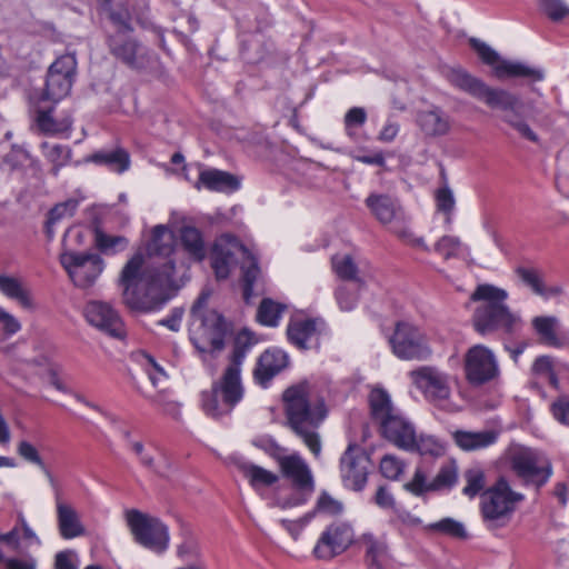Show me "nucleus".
<instances>
[{"instance_id":"nucleus-42","label":"nucleus","mask_w":569,"mask_h":569,"mask_svg":"<svg viewBox=\"0 0 569 569\" xmlns=\"http://www.w3.org/2000/svg\"><path fill=\"white\" fill-rule=\"evenodd\" d=\"M458 481V467L453 461L443 463L431 480L432 491L451 489Z\"/></svg>"},{"instance_id":"nucleus-37","label":"nucleus","mask_w":569,"mask_h":569,"mask_svg":"<svg viewBox=\"0 0 569 569\" xmlns=\"http://www.w3.org/2000/svg\"><path fill=\"white\" fill-rule=\"evenodd\" d=\"M40 148L44 158L52 164L51 173L54 177H58L60 170L71 162L72 150L69 146L42 142Z\"/></svg>"},{"instance_id":"nucleus-18","label":"nucleus","mask_w":569,"mask_h":569,"mask_svg":"<svg viewBox=\"0 0 569 569\" xmlns=\"http://www.w3.org/2000/svg\"><path fill=\"white\" fill-rule=\"evenodd\" d=\"M84 317L92 327L112 338L122 339L126 336L124 325L120 315L108 302L89 301L84 307Z\"/></svg>"},{"instance_id":"nucleus-13","label":"nucleus","mask_w":569,"mask_h":569,"mask_svg":"<svg viewBox=\"0 0 569 569\" xmlns=\"http://www.w3.org/2000/svg\"><path fill=\"white\" fill-rule=\"evenodd\" d=\"M470 46L483 63L492 67L496 77L499 79L527 78L531 81H541L545 78L543 70L526 63L501 59L497 51L479 39L471 38Z\"/></svg>"},{"instance_id":"nucleus-55","label":"nucleus","mask_w":569,"mask_h":569,"mask_svg":"<svg viewBox=\"0 0 569 569\" xmlns=\"http://www.w3.org/2000/svg\"><path fill=\"white\" fill-rule=\"evenodd\" d=\"M335 297L342 311H351L358 302L356 290L348 284L339 286L335 292Z\"/></svg>"},{"instance_id":"nucleus-2","label":"nucleus","mask_w":569,"mask_h":569,"mask_svg":"<svg viewBox=\"0 0 569 569\" xmlns=\"http://www.w3.org/2000/svg\"><path fill=\"white\" fill-rule=\"evenodd\" d=\"M282 400L287 426L315 457H319L321 440L317 430L327 417L323 399L308 382H301L286 389Z\"/></svg>"},{"instance_id":"nucleus-15","label":"nucleus","mask_w":569,"mask_h":569,"mask_svg":"<svg viewBox=\"0 0 569 569\" xmlns=\"http://www.w3.org/2000/svg\"><path fill=\"white\" fill-rule=\"evenodd\" d=\"M393 353L403 360H426L431 355L426 337L412 325L399 322L390 338Z\"/></svg>"},{"instance_id":"nucleus-6","label":"nucleus","mask_w":569,"mask_h":569,"mask_svg":"<svg viewBox=\"0 0 569 569\" xmlns=\"http://www.w3.org/2000/svg\"><path fill=\"white\" fill-rule=\"evenodd\" d=\"M238 257L242 258L243 299L250 303L258 296L254 287L261 272L256 257L234 236L222 234L216 240L211 252V267L217 279H227Z\"/></svg>"},{"instance_id":"nucleus-38","label":"nucleus","mask_w":569,"mask_h":569,"mask_svg":"<svg viewBox=\"0 0 569 569\" xmlns=\"http://www.w3.org/2000/svg\"><path fill=\"white\" fill-rule=\"evenodd\" d=\"M93 236L94 247L107 256L124 251L129 246V240L126 237L108 234L100 227H94Z\"/></svg>"},{"instance_id":"nucleus-19","label":"nucleus","mask_w":569,"mask_h":569,"mask_svg":"<svg viewBox=\"0 0 569 569\" xmlns=\"http://www.w3.org/2000/svg\"><path fill=\"white\" fill-rule=\"evenodd\" d=\"M353 540V530L347 522H333L321 533L313 553L319 559H331L343 552Z\"/></svg>"},{"instance_id":"nucleus-54","label":"nucleus","mask_w":569,"mask_h":569,"mask_svg":"<svg viewBox=\"0 0 569 569\" xmlns=\"http://www.w3.org/2000/svg\"><path fill=\"white\" fill-rule=\"evenodd\" d=\"M19 525H20V527H18V530H19L18 540H19L21 549L16 550L17 552H22L24 549H28L29 547H31L33 545H36V546L41 545V540L36 535V532L31 529V527L28 525V522L26 521V519L22 515L19 516Z\"/></svg>"},{"instance_id":"nucleus-10","label":"nucleus","mask_w":569,"mask_h":569,"mask_svg":"<svg viewBox=\"0 0 569 569\" xmlns=\"http://www.w3.org/2000/svg\"><path fill=\"white\" fill-rule=\"evenodd\" d=\"M124 517L136 542L159 553L168 549L169 529L159 518L138 509L127 510Z\"/></svg>"},{"instance_id":"nucleus-41","label":"nucleus","mask_w":569,"mask_h":569,"mask_svg":"<svg viewBox=\"0 0 569 569\" xmlns=\"http://www.w3.org/2000/svg\"><path fill=\"white\" fill-rule=\"evenodd\" d=\"M284 309V305L278 303L272 299L264 298L259 305L257 320L263 326L277 327Z\"/></svg>"},{"instance_id":"nucleus-11","label":"nucleus","mask_w":569,"mask_h":569,"mask_svg":"<svg viewBox=\"0 0 569 569\" xmlns=\"http://www.w3.org/2000/svg\"><path fill=\"white\" fill-rule=\"evenodd\" d=\"M510 468L525 485L540 488L552 475L550 460L541 452L530 448H519L510 455Z\"/></svg>"},{"instance_id":"nucleus-43","label":"nucleus","mask_w":569,"mask_h":569,"mask_svg":"<svg viewBox=\"0 0 569 569\" xmlns=\"http://www.w3.org/2000/svg\"><path fill=\"white\" fill-rule=\"evenodd\" d=\"M331 264L335 273L343 280L355 281L359 284L362 281L358 278V268L349 254H335L331 258Z\"/></svg>"},{"instance_id":"nucleus-7","label":"nucleus","mask_w":569,"mask_h":569,"mask_svg":"<svg viewBox=\"0 0 569 569\" xmlns=\"http://www.w3.org/2000/svg\"><path fill=\"white\" fill-rule=\"evenodd\" d=\"M206 297H200L191 309L190 340L199 352H219L224 348L227 323L214 310H204Z\"/></svg>"},{"instance_id":"nucleus-24","label":"nucleus","mask_w":569,"mask_h":569,"mask_svg":"<svg viewBox=\"0 0 569 569\" xmlns=\"http://www.w3.org/2000/svg\"><path fill=\"white\" fill-rule=\"evenodd\" d=\"M416 122L421 132L429 138L447 136L452 128L450 116L437 106L419 111Z\"/></svg>"},{"instance_id":"nucleus-31","label":"nucleus","mask_w":569,"mask_h":569,"mask_svg":"<svg viewBox=\"0 0 569 569\" xmlns=\"http://www.w3.org/2000/svg\"><path fill=\"white\" fill-rule=\"evenodd\" d=\"M57 518L59 532L64 539H72L83 535L84 529L76 510L57 497Z\"/></svg>"},{"instance_id":"nucleus-27","label":"nucleus","mask_w":569,"mask_h":569,"mask_svg":"<svg viewBox=\"0 0 569 569\" xmlns=\"http://www.w3.org/2000/svg\"><path fill=\"white\" fill-rule=\"evenodd\" d=\"M229 461L248 479L251 487L256 490L261 487H270L279 480L278 475L274 472L253 465L242 457L231 456Z\"/></svg>"},{"instance_id":"nucleus-33","label":"nucleus","mask_w":569,"mask_h":569,"mask_svg":"<svg viewBox=\"0 0 569 569\" xmlns=\"http://www.w3.org/2000/svg\"><path fill=\"white\" fill-rule=\"evenodd\" d=\"M531 326L541 343L560 348L563 341L558 336L559 319L555 316H537L532 318Z\"/></svg>"},{"instance_id":"nucleus-59","label":"nucleus","mask_w":569,"mask_h":569,"mask_svg":"<svg viewBox=\"0 0 569 569\" xmlns=\"http://www.w3.org/2000/svg\"><path fill=\"white\" fill-rule=\"evenodd\" d=\"M317 509L320 512L336 516L342 512L343 507L340 501L333 499L330 495L323 492L318 499Z\"/></svg>"},{"instance_id":"nucleus-8","label":"nucleus","mask_w":569,"mask_h":569,"mask_svg":"<svg viewBox=\"0 0 569 569\" xmlns=\"http://www.w3.org/2000/svg\"><path fill=\"white\" fill-rule=\"evenodd\" d=\"M523 495L513 491L505 478L482 492L480 509L483 521L489 529H497L509 523L518 502Z\"/></svg>"},{"instance_id":"nucleus-48","label":"nucleus","mask_w":569,"mask_h":569,"mask_svg":"<svg viewBox=\"0 0 569 569\" xmlns=\"http://www.w3.org/2000/svg\"><path fill=\"white\" fill-rule=\"evenodd\" d=\"M123 436H124V439H126L129 448L139 458L140 463L144 468H147V469H149V470H151L153 472H157L159 475H163L160 470H158V468H157V466L154 463L153 456L144 449V446H143L142 442H140V441H132L130 439V432L129 431H124Z\"/></svg>"},{"instance_id":"nucleus-58","label":"nucleus","mask_w":569,"mask_h":569,"mask_svg":"<svg viewBox=\"0 0 569 569\" xmlns=\"http://www.w3.org/2000/svg\"><path fill=\"white\" fill-rule=\"evenodd\" d=\"M17 452L22 459L38 466L39 468L42 465H44L37 448L29 441H26V440L20 441L17 447Z\"/></svg>"},{"instance_id":"nucleus-21","label":"nucleus","mask_w":569,"mask_h":569,"mask_svg":"<svg viewBox=\"0 0 569 569\" xmlns=\"http://www.w3.org/2000/svg\"><path fill=\"white\" fill-rule=\"evenodd\" d=\"M381 436L399 449L406 450L412 446L416 432L413 423L401 411L379 426Z\"/></svg>"},{"instance_id":"nucleus-32","label":"nucleus","mask_w":569,"mask_h":569,"mask_svg":"<svg viewBox=\"0 0 569 569\" xmlns=\"http://www.w3.org/2000/svg\"><path fill=\"white\" fill-rule=\"evenodd\" d=\"M369 405L371 417L379 426L400 411L393 406L390 395L381 388H376L370 392Z\"/></svg>"},{"instance_id":"nucleus-5","label":"nucleus","mask_w":569,"mask_h":569,"mask_svg":"<svg viewBox=\"0 0 569 569\" xmlns=\"http://www.w3.org/2000/svg\"><path fill=\"white\" fill-rule=\"evenodd\" d=\"M508 292L490 283H481L476 287L470 296V301L478 302L472 315L475 330L482 335L502 331L508 336H516L523 327L520 315L510 310L506 301Z\"/></svg>"},{"instance_id":"nucleus-60","label":"nucleus","mask_w":569,"mask_h":569,"mask_svg":"<svg viewBox=\"0 0 569 569\" xmlns=\"http://www.w3.org/2000/svg\"><path fill=\"white\" fill-rule=\"evenodd\" d=\"M78 207V201L74 199L67 200L62 203L54 206L50 212L49 218L51 222H58L66 216H72Z\"/></svg>"},{"instance_id":"nucleus-46","label":"nucleus","mask_w":569,"mask_h":569,"mask_svg":"<svg viewBox=\"0 0 569 569\" xmlns=\"http://www.w3.org/2000/svg\"><path fill=\"white\" fill-rule=\"evenodd\" d=\"M462 249L461 240L455 236H442L433 247V250L445 260L458 257Z\"/></svg>"},{"instance_id":"nucleus-29","label":"nucleus","mask_w":569,"mask_h":569,"mask_svg":"<svg viewBox=\"0 0 569 569\" xmlns=\"http://www.w3.org/2000/svg\"><path fill=\"white\" fill-rule=\"evenodd\" d=\"M199 178L194 183L197 189L203 187L211 191L222 192L236 190L239 187L237 179L228 172L217 169H201V166H199Z\"/></svg>"},{"instance_id":"nucleus-47","label":"nucleus","mask_w":569,"mask_h":569,"mask_svg":"<svg viewBox=\"0 0 569 569\" xmlns=\"http://www.w3.org/2000/svg\"><path fill=\"white\" fill-rule=\"evenodd\" d=\"M466 486L462 489L463 495L475 498L479 495L486 485L485 473L482 470L475 468L465 472Z\"/></svg>"},{"instance_id":"nucleus-45","label":"nucleus","mask_w":569,"mask_h":569,"mask_svg":"<svg viewBox=\"0 0 569 569\" xmlns=\"http://www.w3.org/2000/svg\"><path fill=\"white\" fill-rule=\"evenodd\" d=\"M429 529L457 539H466L468 537L463 523L452 518H443L433 522L429 525Z\"/></svg>"},{"instance_id":"nucleus-14","label":"nucleus","mask_w":569,"mask_h":569,"mask_svg":"<svg viewBox=\"0 0 569 569\" xmlns=\"http://www.w3.org/2000/svg\"><path fill=\"white\" fill-rule=\"evenodd\" d=\"M76 73L77 59L74 53L58 57L49 67L41 100L57 103L66 98L71 91Z\"/></svg>"},{"instance_id":"nucleus-36","label":"nucleus","mask_w":569,"mask_h":569,"mask_svg":"<svg viewBox=\"0 0 569 569\" xmlns=\"http://www.w3.org/2000/svg\"><path fill=\"white\" fill-rule=\"evenodd\" d=\"M361 542L366 550V560L369 567L385 566L389 561L388 547L385 540L375 537L371 533H366L361 538Z\"/></svg>"},{"instance_id":"nucleus-20","label":"nucleus","mask_w":569,"mask_h":569,"mask_svg":"<svg viewBox=\"0 0 569 569\" xmlns=\"http://www.w3.org/2000/svg\"><path fill=\"white\" fill-rule=\"evenodd\" d=\"M322 321L312 318L293 317L287 326V337L291 345L300 350L319 346Z\"/></svg>"},{"instance_id":"nucleus-9","label":"nucleus","mask_w":569,"mask_h":569,"mask_svg":"<svg viewBox=\"0 0 569 569\" xmlns=\"http://www.w3.org/2000/svg\"><path fill=\"white\" fill-rule=\"evenodd\" d=\"M410 377L428 403L448 413L459 411L452 399L449 373L437 367L422 366L412 370Z\"/></svg>"},{"instance_id":"nucleus-52","label":"nucleus","mask_w":569,"mask_h":569,"mask_svg":"<svg viewBox=\"0 0 569 569\" xmlns=\"http://www.w3.org/2000/svg\"><path fill=\"white\" fill-rule=\"evenodd\" d=\"M406 465L396 456L387 455L380 461V471L390 480H398L405 472Z\"/></svg>"},{"instance_id":"nucleus-50","label":"nucleus","mask_w":569,"mask_h":569,"mask_svg":"<svg viewBox=\"0 0 569 569\" xmlns=\"http://www.w3.org/2000/svg\"><path fill=\"white\" fill-rule=\"evenodd\" d=\"M403 488L405 490L417 497L432 491L431 481H428L427 475L420 468L416 469L412 479L406 482L403 485Z\"/></svg>"},{"instance_id":"nucleus-1","label":"nucleus","mask_w":569,"mask_h":569,"mask_svg":"<svg viewBox=\"0 0 569 569\" xmlns=\"http://www.w3.org/2000/svg\"><path fill=\"white\" fill-rule=\"evenodd\" d=\"M173 251V232L164 224L156 226L147 243L150 262L142 269L143 256L136 253L121 271L122 297L129 308L153 311L170 300L178 289Z\"/></svg>"},{"instance_id":"nucleus-30","label":"nucleus","mask_w":569,"mask_h":569,"mask_svg":"<svg viewBox=\"0 0 569 569\" xmlns=\"http://www.w3.org/2000/svg\"><path fill=\"white\" fill-rule=\"evenodd\" d=\"M455 443L465 451H472L487 448L498 439L493 430L466 431L457 430L452 433Z\"/></svg>"},{"instance_id":"nucleus-12","label":"nucleus","mask_w":569,"mask_h":569,"mask_svg":"<svg viewBox=\"0 0 569 569\" xmlns=\"http://www.w3.org/2000/svg\"><path fill=\"white\" fill-rule=\"evenodd\" d=\"M60 262L72 283L87 289L92 287L104 270V261L98 253L68 250L61 253Z\"/></svg>"},{"instance_id":"nucleus-53","label":"nucleus","mask_w":569,"mask_h":569,"mask_svg":"<svg viewBox=\"0 0 569 569\" xmlns=\"http://www.w3.org/2000/svg\"><path fill=\"white\" fill-rule=\"evenodd\" d=\"M541 10L552 21H560L569 16V7L562 0H538Z\"/></svg>"},{"instance_id":"nucleus-39","label":"nucleus","mask_w":569,"mask_h":569,"mask_svg":"<svg viewBox=\"0 0 569 569\" xmlns=\"http://www.w3.org/2000/svg\"><path fill=\"white\" fill-rule=\"evenodd\" d=\"M36 121L39 130L44 134L62 133L69 131L72 126L70 117H64L60 120L54 119L52 117V108L48 110L38 109Z\"/></svg>"},{"instance_id":"nucleus-62","label":"nucleus","mask_w":569,"mask_h":569,"mask_svg":"<svg viewBox=\"0 0 569 569\" xmlns=\"http://www.w3.org/2000/svg\"><path fill=\"white\" fill-rule=\"evenodd\" d=\"M0 325L7 336H13L21 330L19 320L2 307H0Z\"/></svg>"},{"instance_id":"nucleus-16","label":"nucleus","mask_w":569,"mask_h":569,"mask_svg":"<svg viewBox=\"0 0 569 569\" xmlns=\"http://www.w3.org/2000/svg\"><path fill=\"white\" fill-rule=\"evenodd\" d=\"M465 373L472 385H483L499 375L495 353L483 345H475L465 355Z\"/></svg>"},{"instance_id":"nucleus-25","label":"nucleus","mask_w":569,"mask_h":569,"mask_svg":"<svg viewBox=\"0 0 569 569\" xmlns=\"http://www.w3.org/2000/svg\"><path fill=\"white\" fill-rule=\"evenodd\" d=\"M515 274L519 281L531 290L532 293L543 298L550 299L559 297L563 293V288L560 284L547 286L545 281V273L541 269L535 267L519 266L515 269Z\"/></svg>"},{"instance_id":"nucleus-63","label":"nucleus","mask_w":569,"mask_h":569,"mask_svg":"<svg viewBox=\"0 0 569 569\" xmlns=\"http://www.w3.org/2000/svg\"><path fill=\"white\" fill-rule=\"evenodd\" d=\"M551 411L557 421L569 426V398H560L551 405Z\"/></svg>"},{"instance_id":"nucleus-61","label":"nucleus","mask_w":569,"mask_h":569,"mask_svg":"<svg viewBox=\"0 0 569 569\" xmlns=\"http://www.w3.org/2000/svg\"><path fill=\"white\" fill-rule=\"evenodd\" d=\"M146 359L149 379L152 382L153 387L158 388L160 387L161 382L167 380L168 376L164 372L163 368L160 367L152 357L147 356Z\"/></svg>"},{"instance_id":"nucleus-57","label":"nucleus","mask_w":569,"mask_h":569,"mask_svg":"<svg viewBox=\"0 0 569 569\" xmlns=\"http://www.w3.org/2000/svg\"><path fill=\"white\" fill-rule=\"evenodd\" d=\"M367 121V112L361 107H353L349 109L345 116V128L347 131V134L349 137H352L353 132L352 129L356 127H361Z\"/></svg>"},{"instance_id":"nucleus-35","label":"nucleus","mask_w":569,"mask_h":569,"mask_svg":"<svg viewBox=\"0 0 569 569\" xmlns=\"http://www.w3.org/2000/svg\"><path fill=\"white\" fill-rule=\"evenodd\" d=\"M88 161L104 166L110 171L122 173L130 167V154L122 148H117L109 151L101 150L92 153L88 158Z\"/></svg>"},{"instance_id":"nucleus-17","label":"nucleus","mask_w":569,"mask_h":569,"mask_svg":"<svg viewBox=\"0 0 569 569\" xmlns=\"http://www.w3.org/2000/svg\"><path fill=\"white\" fill-rule=\"evenodd\" d=\"M370 459L366 451L357 446L349 445L340 458V475L347 488L359 491L368 478Z\"/></svg>"},{"instance_id":"nucleus-56","label":"nucleus","mask_w":569,"mask_h":569,"mask_svg":"<svg viewBox=\"0 0 569 569\" xmlns=\"http://www.w3.org/2000/svg\"><path fill=\"white\" fill-rule=\"evenodd\" d=\"M253 445L260 449H262L266 453H268L271 458H273L278 463L281 458H283L286 449L282 448L278 442L271 437H261L253 441Z\"/></svg>"},{"instance_id":"nucleus-23","label":"nucleus","mask_w":569,"mask_h":569,"mask_svg":"<svg viewBox=\"0 0 569 569\" xmlns=\"http://www.w3.org/2000/svg\"><path fill=\"white\" fill-rule=\"evenodd\" d=\"M375 218L382 224L405 221V212L399 201L388 194L370 193L365 200Z\"/></svg>"},{"instance_id":"nucleus-40","label":"nucleus","mask_w":569,"mask_h":569,"mask_svg":"<svg viewBox=\"0 0 569 569\" xmlns=\"http://www.w3.org/2000/svg\"><path fill=\"white\" fill-rule=\"evenodd\" d=\"M180 238L184 250L196 260H202L206 254L204 242L201 232L194 227H183Z\"/></svg>"},{"instance_id":"nucleus-49","label":"nucleus","mask_w":569,"mask_h":569,"mask_svg":"<svg viewBox=\"0 0 569 569\" xmlns=\"http://www.w3.org/2000/svg\"><path fill=\"white\" fill-rule=\"evenodd\" d=\"M532 372L547 381L550 386H558V378L552 370L551 359L547 356H541L537 358L532 365Z\"/></svg>"},{"instance_id":"nucleus-51","label":"nucleus","mask_w":569,"mask_h":569,"mask_svg":"<svg viewBox=\"0 0 569 569\" xmlns=\"http://www.w3.org/2000/svg\"><path fill=\"white\" fill-rule=\"evenodd\" d=\"M435 198L438 210L447 216L446 220L448 223H450L451 213L456 206V200L452 190L446 184L436 191Z\"/></svg>"},{"instance_id":"nucleus-22","label":"nucleus","mask_w":569,"mask_h":569,"mask_svg":"<svg viewBox=\"0 0 569 569\" xmlns=\"http://www.w3.org/2000/svg\"><path fill=\"white\" fill-rule=\"evenodd\" d=\"M278 465L282 476L289 479L296 488L308 492L313 491L312 472L299 453L286 455Z\"/></svg>"},{"instance_id":"nucleus-64","label":"nucleus","mask_w":569,"mask_h":569,"mask_svg":"<svg viewBox=\"0 0 569 569\" xmlns=\"http://www.w3.org/2000/svg\"><path fill=\"white\" fill-rule=\"evenodd\" d=\"M375 502L382 509H395L396 500L391 492L385 486H380L375 495Z\"/></svg>"},{"instance_id":"nucleus-26","label":"nucleus","mask_w":569,"mask_h":569,"mask_svg":"<svg viewBox=\"0 0 569 569\" xmlns=\"http://www.w3.org/2000/svg\"><path fill=\"white\" fill-rule=\"evenodd\" d=\"M287 365L288 356L284 351L279 349L266 350L258 359L253 377L259 385L266 386Z\"/></svg>"},{"instance_id":"nucleus-44","label":"nucleus","mask_w":569,"mask_h":569,"mask_svg":"<svg viewBox=\"0 0 569 569\" xmlns=\"http://www.w3.org/2000/svg\"><path fill=\"white\" fill-rule=\"evenodd\" d=\"M442 446L435 437L417 435V432H415L412 446L410 448H406L405 451L418 452L422 456H439L442 453Z\"/></svg>"},{"instance_id":"nucleus-4","label":"nucleus","mask_w":569,"mask_h":569,"mask_svg":"<svg viewBox=\"0 0 569 569\" xmlns=\"http://www.w3.org/2000/svg\"><path fill=\"white\" fill-rule=\"evenodd\" d=\"M447 79L453 87L482 101L489 108L501 110L503 112L502 120L522 138L535 143L539 141L538 134L525 119L523 102L520 97L505 89L489 87L481 79L471 76L463 69L453 68L449 70Z\"/></svg>"},{"instance_id":"nucleus-28","label":"nucleus","mask_w":569,"mask_h":569,"mask_svg":"<svg viewBox=\"0 0 569 569\" xmlns=\"http://www.w3.org/2000/svg\"><path fill=\"white\" fill-rule=\"evenodd\" d=\"M110 52L124 64L136 68L138 56V43L131 37V31L113 32L108 40Z\"/></svg>"},{"instance_id":"nucleus-34","label":"nucleus","mask_w":569,"mask_h":569,"mask_svg":"<svg viewBox=\"0 0 569 569\" xmlns=\"http://www.w3.org/2000/svg\"><path fill=\"white\" fill-rule=\"evenodd\" d=\"M0 292L16 300L24 309H33L34 303L30 290L16 277L0 274Z\"/></svg>"},{"instance_id":"nucleus-3","label":"nucleus","mask_w":569,"mask_h":569,"mask_svg":"<svg viewBox=\"0 0 569 569\" xmlns=\"http://www.w3.org/2000/svg\"><path fill=\"white\" fill-rule=\"evenodd\" d=\"M257 343L252 332L247 329L239 331L234 338L230 363L221 378L212 385L211 390L201 396L202 409L207 416L219 418L232 411L243 397L241 382V365L249 350Z\"/></svg>"}]
</instances>
